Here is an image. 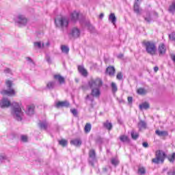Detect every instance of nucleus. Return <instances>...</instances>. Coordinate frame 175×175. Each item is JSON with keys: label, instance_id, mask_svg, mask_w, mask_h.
<instances>
[{"label": "nucleus", "instance_id": "obj_17", "mask_svg": "<svg viewBox=\"0 0 175 175\" xmlns=\"http://www.w3.org/2000/svg\"><path fill=\"white\" fill-rule=\"evenodd\" d=\"M70 144H73V146H81V139L79 138H77L70 141Z\"/></svg>", "mask_w": 175, "mask_h": 175}, {"label": "nucleus", "instance_id": "obj_27", "mask_svg": "<svg viewBox=\"0 0 175 175\" xmlns=\"http://www.w3.org/2000/svg\"><path fill=\"white\" fill-rule=\"evenodd\" d=\"M61 50L62 53H64L65 54L69 53V47L66 46V45H62Z\"/></svg>", "mask_w": 175, "mask_h": 175}, {"label": "nucleus", "instance_id": "obj_6", "mask_svg": "<svg viewBox=\"0 0 175 175\" xmlns=\"http://www.w3.org/2000/svg\"><path fill=\"white\" fill-rule=\"evenodd\" d=\"M103 85V81L100 78H96L95 79H91L89 81V86L90 88H100Z\"/></svg>", "mask_w": 175, "mask_h": 175}, {"label": "nucleus", "instance_id": "obj_1", "mask_svg": "<svg viewBox=\"0 0 175 175\" xmlns=\"http://www.w3.org/2000/svg\"><path fill=\"white\" fill-rule=\"evenodd\" d=\"M12 116L17 120V121H21L23 120V116L24 113L21 111V107H20V105L17 103H12Z\"/></svg>", "mask_w": 175, "mask_h": 175}, {"label": "nucleus", "instance_id": "obj_4", "mask_svg": "<svg viewBox=\"0 0 175 175\" xmlns=\"http://www.w3.org/2000/svg\"><path fill=\"white\" fill-rule=\"evenodd\" d=\"M166 158V154L162 150H157L156 152V158L152 159L153 163H163Z\"/></svg>", "mask_w": 175, "mask_h": 175}, {"label": "nucleus", "instance_id": "obj_11", "mask_svg": "<svg viewBox=\"0 0 175 175\" xmlns=\"http://www.w3.org/2000/svg\"><path fill=\"white\" fill-rule=\"evenodd\" d=\"M69 102L68 101H59L55 103V107L59 109V107H69Z\"/></svg>", "mask_w": 175, "mask_h": 175}, {"label": "nucleus", "instance_id": "obj_24", "mask_svg": "<svg viewBox=\"0 0 175 175\" xmlns=\"http://www.w3.org/2000/svg\"><path fill=\"white\" fill-rule=\"evenodd\" d=\"M168 11L170 13L174 14L175 13V1L172 2V4L170 5Z\"/></svg>", "mask_w": 175, "mask_h": 175}, {"label": "nucleus", "instance_id": "obj_18", "mask_svg": "<svg viewBox=\"0 0 175 175\" xmlns=\"http://www.w3.org/2000/svg\"><path fill=\"white\" fill-rule=\"evenodd\" d=\"M107 73L110 76H114V73H116V68L113 66H109L107 68Z\"/></svg>", "mask_w": 175, "mask_h": 175}, {"label": "nucleus", "instance_id": "obj_57", "mask_svg": "<svg viewBox=\"0 0 175 175\" xmlns=\"http://www.w3.org/2000/svg\"><path fill=\"white\" fill-rule=\"evenodd\" d=\"M90 165H91L92 166H94V162L90 161Z\"/></svg>", "mask_w": 175, "mask_h": 175}, {"label": "nucleus", "instance_id": "obj_28", "mask_svg": "<svg viewBox=\"0 0 175 175\" xmlns=\"http://www.w3.org/2000/svg\"><path fill=\"white\" fill-rule=\"evenodd\" d=\"M84 131L85 133H89L91 131V124L87 123L85 126Z\"/></svg>", "mask_w": 175, "mask_h": 175}, {"label": "nucleus", "instance_id": "obj_19", "mask_svg": "<svg viewBox=\"0 0 175 175\" xmlns=\"http://www.w3.org/2000/svg\"><path fill=\"white\" fill-rule=\"evenodd\" d=\"M103 126L106 128L108 131H111L113 128V124L111 122H109V120H107L105 122L103 123Z\"/></svg>", "mask_w": 175, "mask_h": 175}, {"label": "nucleus", "instance_id": "obj_46", "mask_svg": "<svg viewBox=\"0 0 175 175\" xmlns=\"http://www.w3.org/2000/svg\"><path fill=\"white\" fill-rule=\"evenodd\" d=\"M27 61H28V62H29L30 64H33V60H32V59H31V57H26Z\"/></svg>", "mask_w": 175, "mask_h": 175}, {"label": "nucleus", "instance_id": "obj_47", "mask_svg": "<svg viewBox=\"0 0 175 175\" xmlns=\"http://www.w3.org/2000/svg\"><path fill=\"white\" fill-rule=\"evenodd\" d=\"M71 113H73L74 116H77V110L76 109H71Z\"/></svg>", "mask_w": 175, "mask_h": 175}, {"label": "nucleus", "instance_id": "obj_45", "mask_svg": "<svg viewBox=\"0 0 175 175\" xmlns=\"http://www.w3.org/2000/svg\"><path fill=\"white\" fill-rule=\"evenodd\" d=\"M86 100H91V102H94V99L90 96V95H88L85 98Z\"/></svg>", "mask_w": 175, "mask_h": 175}, {"label": "nucleus", "instance_id": "obj_2", "mask_svg": "<svg viewBox=\"0 0 175 175\" xmlns=\"http://www.w3.org/2000/svg\"><path fill=\"white\" fill-rule=\"evenodd\" d=\"M144 44L148 54H150V55H155V54H157V45H155V43L147 41L144 42Z\"/></svg>", "mask_w": 175, "mask_h": 175}, {"label": "nucleus", "instance_id": "obj_25", "mask_svg": "<svg viewBox=\"0 0 175 175\" xmlns=\"http://www.w3.org/2000/svg\"><path fill=\"white\" fill-rule=\"evenodd\" d=\"M34 49H42L44 44L42 42H36L33 43Z\"/></svg>", "mask_w": 175, "mask_h": 175}, {"label": "nucleus", "instance_id": "obj_58", "mask_svg": "<svg viewBox=\"0 0 175 175\" xmlns=\"http://www.w3.org/2000/svg\"><path fill=\"white\" fill-rule=\"evenodd\" d=\"M47 125V123H45V128H46V126Z\"/></svg>", "mask_w": 175, "mask_h": 175}, {"label": "nucleus", "instance_id": "obj_12", "mask_svg": "<svg viewBox=\"0 0 175 175\" xmlns=\"http://www.w3.org/2000/svg\"><path fill=\"white\" fill-rule=\"evenodd\" d=\"M26 113L27 116H33L35 113V105H28Z\"/></svg>", "mask_w": 175, "mask_h": 175}, {"label": "nucleus", "instance_id": "obj_36", "mask_svg": "<svg viewBox=\"0 0 175 175\" xmlns=\"http://www.w3.org/2000/svg\"><path fill=\"white\" fill-rule=\"evenodd\" d=\"M55 85V83H54V82H49L47 84V88H49V90H52V88H54Z\"/></svg>", "mask_w": 175, "mask_h": 175}, {"label": "nucleus", "instance_id": "obj_10", "mask_svg": "<svg viewBox=\"0 0 175 175\" xmlns=\"http://www.w3.org/2000/svg\"><path fill=\"white\" fill-rule=\"evenodd\" d=\"M10 105H12L10 103V100H9V99H8L6 98H3L1 100V101L0 102V106L2 108H3V107H9V106H10Z\"/></svg>", "mask_w": 175, "mask_h": 175}, {"label": "nucleus", "instance_id": "obj_48", "mask_svg": "<svg viewBox=\"0 0 175 175\" xmlns=\"http://www.w3.org/2000/svg\"><path fill=\"white\" fill-rule=\"evenodd\" d=\"M168 175H175V171L174 170H171L167 172Z\"/></svg>", "mask_w": 175, "mask_h": 175}, {"label": "nucleus", "instance_id": "obj_41", "mask_svg": "<svg viewBox=\"0 0 175 175\" xmlns=\"http://www.w3.org/2000/svg\"><path fill=\"white\" fill-rule=\"evenodd\" d=\"M21 141L27 143L28 142V137L27 135H21Z\"/></svg>", "mask_w": 175, "mask_h": 175}, {"label": "nucleus", "instance_id": "obj_52", "mask_svg": "<svg viewBox=\"0 0 175 175\" xmlns=\"http://www.w3.org/2000/svg\"><path fill=\"white\" fill-rule=\"evenodd\" d=\"M46 61L49 64H51V59L49 57H46Z\"/></svg>", "mask_w": 175, "mask_h": 175}, {"label": "nucleus", "instance_id": "obj_22", "mask_svg": "<svg viewBox=\"0 0 175 175\" xmlns=\"http://www.w3.org/2000/svg\"><path fill=\"white\" fill-rule=\"evenodd\" d=\"M155 133L158 136H167V135H169V133H167V131H161L159 130H157L155 131Z\"/></svg>", "mask_w": 175, "mask_h": 175}, {"label": "nucleus", "instance_id": "obj_40", "mask_svg": "<svg viewBox=\"0 0 175 175\" xmlns=\"http://www.w3.org/2000/svg\"><path fill=\"white\" fill-rule=\"evenodd\" d=\"M111 163L114 165V166H117V165H118L119 161L118 159H112L111 160Z\"/></svg>", "mask_w": 175, "mask_h": 175}, {"label": "nucleus", "instance_id": "obj_53", "mask_svg": "<svg viewBox=\"0 0 175 175\" xmlns=\"http://www.w3.org/2000/svg\"><path fill=\"white\" fill-rule=\"evenodd\" d=\"M158 70H159V68H158V66H155V67L154 68V71L155 72H158Z\"/></svg>", "mask_w": 175, "mask_h": 175}, {"label": "nucleus", "instance_id": "obj_26", "mask_svg": "<svg viewBox=\"0 0 175 175\" xmlns=\"http://www.w3.org/2000/svg\"><path fill=\"white\" fill-rule=\"evenodd\" d=\"M149 107H150V104H148V103H144L139 105V109L141 110H143V109H144L146 110V109H148Z\"/></svg>", "mask_w": 175, "mask_h": 175}, {"label": "nucleus", "instance_id": "obj_23", "mask_svg": "<svg viewBox=\"0 0 175 175\" xmlns=\"http://www.w3.org/2000/svg\"><path fill=\"white\" fill-rule=\"evenodd\" d=\"M120 142H122L123 143H129V137L126 135H120Z\"/></svg>", "mask_w": 175, "mask_h": 175}, {"label": "nucleus", "instance_id": "obj_16", "mask_svg": "<svg viewBox=\"0 0 175 175\" xmlns=\"http://www.w3.org/2000/svg\"><path fill=\"white\" fill-rule=\"evenodd\" d=\"M55 80H57L59 81V84H64L65 83V78L64 77L61 76V75H54Z\"/></svg>", "mask_w": 175, "mask_h": 175}, {"label": "nucleus", "instance_id": "obj_29", "mask_svg": "<svg viewBox=\"0 0 175 175\" xmlns=\"http://www.w3.org/2000/svg\"><path fill=\"white\" fill-rule=\"evenodd\" d=\"M131 137L133 140H137V139L139 137L138 133L135 132V131H131Z\"/></svg>", "mask_w": 175, "mask_h": 175}, {"label": "nucleus", "instance_id": "obj_42", "mask_svg": "<svg viewBox=\"0 0 175 175\" xmlns=\"http://www.w3.org/2000/svg\"><path fill=\"white\" fill-rule=\"evenodd\" d=\"M116 79H118V80H122V73L121 72L118 73L116 76Z\"/></svg>", "mask_w": 175, "mask_h": 175}, {"label": "nucleus", "instance_id": "obj_34", "mask_svg": "<svg viewBox=\"0 0 175 175\" xmlns=\"http://www.w3.org/2000/svg\"><path fill=\"white\" fill-rule=\"evenodd\" d=\"M137 94L139 95H144L145 94H147V91L143 88H139L137 90Z\"/></svg>", "mask_w": 175, "mask_h": 175}, {"label": "nucleus", "instance_id": "obj_33", "mask_svg": "<svg viewBox=\"0 0 175 175\" xmlns=\"http://www.w3.org/2000/svg\"><path fill=\"white\" fill-rule=\"evenodd\" d=\"M59 144H60V146H62V147H65V146H68V141L66 139L59 140Z\"/></svg>", "mask_w": 175, "mask_h": 175}, {"label": "nucleus", "instance_id": "obj_5", "mask_svg": "<svg viewBox=\"0 0 175 175\" xmlns=\"http://www.w3.org/2000/svg\"><path fill=\"white\" fill-rule=\"evenodd\" d=\"M55 24L56 27H62V28H66L68 27L69 22L68 19L65 17H60L55 19Z\"/></svg>", "mask_w": 175, "mask_h": 175}, {"label": "nucleus", "instance_id": "obj_59", "mask_svg": "<svg viewBox=\"0 0 175 175\" xmlns=\"http://www.w3.org/2000/svg\"><path fill=\"white\" fill-rule=\"evenodd\" d=\"M137 1V2H139V0H136Z\"/></svg>", "mask_w": 175, "mask_h": 175}, {"label": "nucleus", "instance_id": "obj_15", "mask_svg": "<svg viewBox=\"0 0 175 175\" xmlns=\"http://www.w3.org/2000/svg\"><path fill=\"white\" fill-rule=\"evenodd\" d=\"M78 70L79 73H81V75H82V76H84L85 77L88 75V72H87V70H85V68H84L83 66H79Z\"/></svg>", "mask_w": 175, "mask_h": 175}, {"label": "nucleus", "instance_id": "obj_30", "mask_svg": "<svg viewBox=\"0 0 175 175\" xmlns=\"http://www.w3.org/2000/svg\"><path fill=\"white\" fill-rule=\"evenodd\" d=\"M89 157H90V158L93 159V161L95 160L96 154H95V150H90Z\"/></svg>", "mask_w": 175, "mask_h": 175}, {"label": "nucleus", "instance_id": "obj_9", "mask_svg": "<svg viewBox=\"0 0 175 175\" xmlns=\"http://www.w3.org/2000/svg\"><path fill=\"white\" fill-rule=\"evenodd\" d=\"M92 88V96L95 98H99L100 96V88Z\"/></svg>", "mask_w": 175, "mask_h": 175}, {"label": "nucleus", "instance_id": "obj_3", "mask_svg": "<svg viewBox=\"0 0 175 175\" xmlns=\"http://www.w3.org/2000/svg\"><path fill=\"white\" fill-rule=\"evenodd\" d=\"M5 85L9 88L8 90H4L1 91V94L2 95H8V96H14L16 95V92L12 89V85H13V83L11 81H6Z\"/></svg>", "mask_w": 175, "mask_h": 175}, {"label": "nucleus", "instance_id": "obj_13", "mask_svg": "<svg viewBox=\"0 0 175 175\" xmlns=\"http://www.w3.org/2000/svg\"><path fill=\"white\" fill-rule=\"evenodd\" d=\"M159 55H165L166 53V46H165V44H161L159 46Z\"/></svg>", "mask_w": 175, "mask_h": 175}, {"label": "nucleus", "instance_id": "obj_43", "mask_svg": "<svg viewBox=\"0 0 175 175\" xmlns=\"http://www.w3.org/2000/svg\"><path fill=\"white\" fill-rule=\"evenodd\" d=\"M148 17H145V21H147V23H150L151 21V18L150 17V13H147Z\"/></svg>", "mask_w": 175, "mask_h": 175}, {"label": "nucleus", "instance_id": "obj_54", "mask_svg": "<svg viewBox=\"0 0 175 175\" xmlns=\"http://www.w3.org/2000/svg\"><path fill=\"white\" fill-rule=\"evenodd\" d=\"M171 58H172V61H174V62H175V55H171Z\"/></svg>", "mask_w": 175, "mask_h": 175}, {"label": "nucleus", "instance_id": "obj_51", "mask_svg": "<svg viewBox=\"0 0 175 175\" xmlns=\"http://www.w3.org/2000/svg\"><path fill=\"white\" fill-rule=\"evenodd\" d=\"M132 100H133V98L132 97H128L129 103H132Z\"/></svg>", "mask_w": 175, "mask_h": 175}, {"label": "nucleus", "instance_id": "obj_21", "mask_svg": "<svg viewBox=\"0 0 175 175\" xmlns=\"http://www.w3.org/2000/svg\"><path fill=\"white\" fill-rule=\"evenodd\" d=\"M3 161H7V162H10V159L3 153L0 154V161L3 162Z\"/></svg>", "mask_w": 175, "mask_h": 175}, {"label": "nucleus", "instance_id": "obj_49", "mask_svg": "<svg viewBox=\"0 0 175 175\" xmlns=\"http://www.w3.org/2000/svg\"><path fill=\"white\" fill-rule=\"evenodd\" d=\"M142 146H143V147H144L145 148H147V147H148V143H147V142H144V143L142 144Z\"/></svg>", "mask_w": 175, "mask_h": 175}, {"label": "nucleus", "instance_id": "obj_38", "mask_svg": "<svg viewBox=\"0 0 175 175\" xmlns=\"http://www.w3.org/2000/svg\"><path fill=\"white\" fill-rule=\"evenodd\" d=\"M138 128L142 129V128H146V122L141 121L138 123Z\"/></svg>", "mask_w": 175, "mask_h": 175}, {"label": "nucleus", "instance_id": "obj_44", "mask_svg": "<svg viewBox=\"0 0 175 175\" xmlns=\"http://www.w3.org/2000/svg\"><path fill=\"white\" fill-rule=\"evenodd\" d=\"M38 125H39L40 129H44V122H40L38 124Z\"/></svg>", "mask_w": 175, "mask_h": 175}, {"label": "nucleus", "instance_id": "obj_50", "mask_svg": "<svg viewBox=\"0 0 175 175\" xmlns=\"http://www.w3.org/2000/svg\"><path fill=\"white\" fill-rule=\"evenodd\" d=\"M5 73H10V72H12V70L10 68H5L4 70Z\"/></svg>", "mask_w": 175, "mask_h": 175}, {"label": "nucleus", "instance_id": "obj_32", "mask_svg": "<svg viewBox=\"0 0 175 175\" xmlns=\"http://www.w3.org/2000/svg\"><path fill=\"white\" fill-rule=\"evenodd\" d=\"M111 87L112 88V92H117V91H118V88H117V85L116 84V83L112 82L111 84Z\"/></svg>", "mask_w": 175, "mask_h": 175}, {"label": "nucleus", "instance_id": "obj_56", "mask_svg": "<svg viewBox=\"0 0 175 175\" xmlns=\"http://www.w3.org/2000/svg\"><path fill=\"white\" fill-rule=\"evenodd\" d=\"M50 46V42H48L46 44V47H49Z\"/></svg>", "mask_w": 175, "mask_h": 175}, {"label": "nucleus", "instance_id": "obj_14", "mask_svg": "<svg viewBox=\"0 0 175 175\" xmlns=\"http://www.w3.org/2000/svg\"><path fill=\"white\" fill-rule=\"evenodd\" d=\"M80 16V13L77 11H74L70 14V18L72 21H77L79 20V16Z\"/></svg>", "mask_w": 175, "mask_h": 175}, {"label": "nucleus", "instance_id": "obj_39", "mask_svg": "<svg viewBox=\"0 0 175 175\" xmlns=\"http://www.w3.org/2000/svg\"><path fill=\"white\" fill-rule=\"evenodd\" d=\"M168 161H170V162H174V161H175V153H173L171 156L168 157Z\"/></svg>", "mask_w": 175, "mask_h": 175}, {"label": "nucleus", "instance_id": "obj_8", "mask_svg": "<svg viewBox=\"0 0 175 175\" xmlns=\"http://www.w3.org/2000/svg\"><path fill=\"white\" fill-rule=\"evenodd\" d=\"M69 36L71 39H77L80 36V29L77 27H74L71 29Z\"/></svg>", "mask_w": 175, "mask_h": 175}, {"label": "nucleus", "instance_id": "obj_7", "mask_svg": "<svg viewBox=\"0 0 175 175\" xmlns=\"http://www.w3.org/2000/svg\"><path fill=\"white\" fill-rule=\"evenodd\" d=\"M15 21L19 25H27V24H28V19L23 14L18 15L15 19Z\"/></svg>", "mask_w": 175, "mask_h": 175}, {"label": "nucleus", "instance_id": "obj_55", "mask_svg": "<svg viewBox=\"0 0 175 175\" xmlns=\"http://www.w3.org/2000/svg\"><path fill=\"white\" fill-rule=\"evenodd\" d=\"M103 16H104L103 14H100V16H99L100 18H103Z\"/></svg>", "mask_w": 175, "mask_h": 175}, {"label": "nucleus", "instance_id": "obj_20", "mask_svg": "<svg viewBox=\"0 0 175 175\" xmlns=\"http://www.w3.org/2000/svg\"><path fill=\"white\" fill-rule=\"evenodd\" d=\"M109 21H111L113 25H116V21H117V18H116V15L114 14V13H111L109 15Z\"/></svg>", "mask_w": 175, "mask_h": 175}, {"label": "nucleus", "instance_id": "obj_37", "mask_svg": "<svg viewBox=\"0 0 175 175\" xmlns=\"http://www.w3.org/2000/svg\"><path fill=\"white\" fill-rule=\"evenodd\" d=\"M170 40L175 42V32H172L169 35Z\"/></svg>", "mask_w": 175, "mask_h": 175}, {"label": "nucleus", "instance_id": "obj_35", "mask_svg": "<svg viewBox=\"0 0 175 175\" xmlns=\"http://www.w3.org/2000/svg\"><path fill=\"white\" fill-rule=\"evenodd\" d=\"M138 174H141V175L146 174V168H144L143 167H139Z\"/></svg>", "mask_w": 175, "mask_h": 175}, {"label": "nucleus", "instance_id": "obj_31", "mask_svg": "<svg viewBox=\"0 0 175 175\" xmlns=\"http://www.w3.org/2000/svg\"><path fill=\"white\" fill-rule=\"evenodd\" d=\"M134 12H135L137 14H140V8H139V4H137V3H135L134 4Z\"/></svg>", "mask_w": 175, "mask_h": 175}]
</instances>
